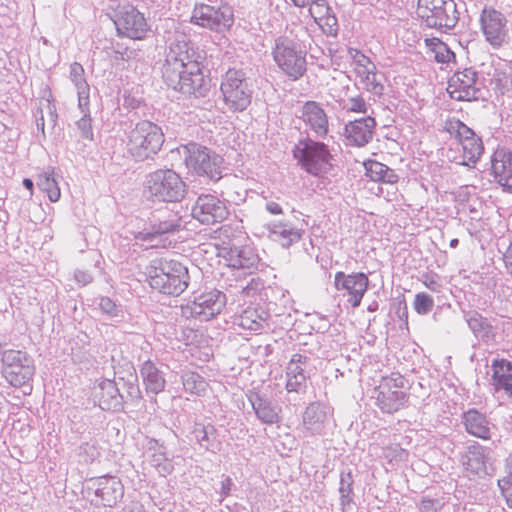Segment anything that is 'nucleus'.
Segmentation results:
<instances>
[{"mask_svg": "<svg viewBox=\"0 0 512 512\" xmlns=\"http://www.w3.org/2000/svg\"><path fill=\"white\" fill-rule=\"evenodd\" d=\"M205 53L194 47L188 36L176 31L169 39L161 72L168 87L195 98L210 91V80L203 73Z\"/></svg>", "mask_w": 512, "mask_h": 512, "instance_id": "1", "label": "nucleus"}, {"mask_svg": "<svg viewBox=\"0 0 512 512\" xmlns=\"http://www.w3.org/2000/svg\"><path fill=\"white\" fill-rule=\"evenodd\" d=\"M148 281L150 287L160 293L179 296L188 287V269L174 259H155L148 268Z\"/></svg>", "mask_w": 512, "mask_h": 512, "instance_id": "2", "label": "nucleus"}, {"mask_svg": "<svg viewBox=\"0 0 512 512\" xmlns=\"http://www.w3.org/2000/svg\"><path fill=\"white\" fill-rule=\"evenodd\" d=\"M186 193V183L172 169H157L145 176L143 195L151 202L178 203Z\"/></svg>", "mask_w": 512, "mask_h": 512, "instance_id": "3", "label": "nucleus"}, {"mask_svg": "<svg viewBox=\"0 0 512 512\" xmlns=\"http://www.w3.org/2000/svg\"><path fill=\"white\" fill-rule=\"evenodd\" d=\"M164 143L162 129L153 122H138L127 136L126 149L136 161H144L156 155Z\"/></svg>", "mask_w": 512, "mask_h": 512, "instance_id": "4", "label": "nucleus"}, {"mask_svg": "<svg viewBox=\"0 0 512 512\" xmlns=\"http://www.w3.org/2000/svg\"><path fill=\"white\" fill-rule=\"evenodd\" d=\"M220 91L225 106L231 112H243L251 104L252 83L242 69H228L222 76Z\"/></svg>", "mask_w": 512, "mask_h": 512, "instance_id": "5", "label": "nucleus"}, {"mask_svg": "<svg viewBox=\"0 0 512 512\" xmlns=\"http://www.w3.org/2000/svg\"><path fill=\"white\" fill-rule=\"evenodd\" d=\"M417 14L428 28L445 32L454 29L459 21L454 0H418Z\"/></svg>", "mask_w": 512, "mask_h": 512, "instance_id": "6", "label": "nucleus"}, {"mask_svg": "<svg viewBox=\"0 0 512 512\" xmlns=\"http://www.w3.org/2000/svg\"><path fill=\"white\" fill-rule=\"evenodd\" d=\"M293 154L302 168L313 176L326 174L332 167V155L328 146L309 137L298 141Z\"/></svg>", "mask_w": 512, "mask_h": 512, "instance_id": "7", "label": "nucleus"}, {"mask_svg": "<svg viewBox=\"0 0 512 512\" xmlns=\"http://www.w3.org/2000/svg\"><path fill=\"white\" fill-rule=\"evenodd\" d=\"M272 55L279 68L290 78L297 80L306 72V52L288 36L275 38Z\"/></svg>", "mask_w": 512, "mask_h": 512, "instance_id": "8", "label": "nucleus"}, {"mask_svg": "<svg viewBox=\"0 0 512 512\" xmlns=\"http://www.w3.org/2000/svg\"><path fill=\"white\" fill-rule=\"evenodd\" d=\"M186 167L199 176H206L212 181L222 178L223 158L205 146L191 142L185 147Z\"/></svg>", "mask_w": 512, "mask_h": 512, "instance_id": "9", "label": "nucleus"}, {"mask_svg": "<svg viewBox=\"0 0 512 512\" xmlns=\"http://www.w3.org/2000/svg\"><path fill=\"white\" fill-rule=\"evenodd\" d=\"M227 303L226 295L217 289L195 294L181 306V315L201 322L209 321L222 312Z\"/></svg>", "mask_w": 512, "mask_h": 512, "instance_id": "10", "label": "nucleus"}, {"mask_svg": "<svg viewBox=\"0 0 512 512\" xmlns=\"http://www.w3.org/2000/svg\"><path fill=\"white\" fill-rule=\"evenodd\" d=\"M85 493L95 506L114 507L124 496V485L120 478L103 475L89 479L85 484Z\"/></svg>", "mask_w": 512, "mask_h": 512, "instance_id": "11", "label": "nucleus"}, {"mask_svg": "<svg viewBox=\"0 0 512 512\" xmlns=\"http://www.w3.org/2000/svg\"><path fill=\"white\" fill-rule=\"evenodd\" d=\"M184 228V222L179 212L170 209H160L151 214L145 228L138 232L136 238L146 242H162L166 235L179 232Z\"/></svg>", "mask_w": 512, "mask_h": 512, "instance_id": "12", "label": "nucleus"}, {"mask_svg": "<svg viewBox=\"0 0 512 512\" xmlns=\"http://www.w3.org/2000/svg\"><path fill=\"white\" fill-rule=\"evenodd\" d=\"M2 373L13 387H23L32 379L35 368L33 360L24 351L8 349L1 353Z\"/></svg>", "mask_w": 512, "mask_h": 512, "instance_id": "13", "label": "nucleus"}, {"mask_svg": "<svg viewBox=\"0 0 512 512\" xmlns=\"http://www.w3.org/2000/svg\"><path fill=\"white\" fill-rule=\"evenodd\" d=\"M445 129L458 139L462 147L463 154L456 162L467 167L474 166L484 151L481 138L471 128L455 118L446 121Z\"/></svg>", "mask_w": 512, "mask_h": 512, "instance_id": "14", "label": "nucleus"}, {"mask_svg": "<svg viewBox=\"0 0 512 512\" xmlns=\"http://www.w3.org/2000/svg\"><path fill=\"white\" fill-rule=\"evenodd\" d=\"M405 378L399 373L382 377L380 384L375 388L376 404L384 413H394L406 403L408 396L402 390Z\"/></svg>", "mask_w": 512, "mask_h": 512, "instance_id": "15", "label": "nucleus"}, {"mask_svg": "<svg viewBox=\"0 0 512 512\" xmlns=\"http://www.w3.org/2000/svg\"><path fill=\"white\" fill-rule=\"evenodd\" d=\"M114 24L119 35L134 40L143 39L149 31V25L143 13L130 4L118 7Z\"/></svg>", "mask_w": 512, "mask_h": 512, "instance_id": "16", "label": "nucleus"}, {"mask_svg": "<svg viewBox=\"0 0 512 512\" xmlns=\"http://www.w3.org/2000/svg\"><path fill=\"white\" fill-rule=\"evenodd\" d=\"M191 22L203 28L223 32L232 26L234 19L232 10L227 6L217 8L208 4H197L192 11Z\"/></svg>", "mask_w": 512, "mask_h": 512, "instance_id": "17", "label": "nucleus"}, {"mask_svg": "<svg viewBox=\"0 0 512 512\" xmlns=\"http://www.w3.org/2000/svg\"><path fill=\"white\" fill-rule=\"evenodd\" d=\"M334 286L351 307L357 308L368 290L369 278L363 272L346 274L338 271L334 276Z\"/></svg>", "mask_w": 512, "mask_h": 512, "instance_id": "18", "label": "nucleus"}, {"mask_svg": "<svg viewBox=\"0 0 512 512\" xmlns=\"http://www.w3.org/2000/svg\"><path fill=\"white\" fill-rule=\"evenodd\" d=\"M447 91L457 101L477 100L481 93L478 72L471 67L456 71L448 81Z\"/></svg>", "mask_w": 512, "mask_h": 512, "instance_id": "19", "label": "nucleus"}, {"mask_svg": "<svg viewBox=\"0 0 512 512\" xmlns=\"http://www.w3.org/2000/svg\"><path fill=\"white\" fill-rule=\"evenodd\" d=\"M228 214L226 204L210 194L200 195L192 207L193 218L206 225L220 223Z\"/></svg>", "mask_w": 512, "mask_h": 512, "instance_id": "20", "label": "nucleus"}, {"mask_svg": "<svg viewBox=\"0 0 512 512\" xmlns=\"http://www.w3.org/2000/svg\"><path fill=\"white\" fill-rule=\"evenodd\" d=\"M231 268L253 274L260 263L256 249L250 245L223 247L219 253Z\"/></svg>", "mask_w": 512, "mask_h": 512, "instance_id": "21", "label": "nucleus"}, {"mask_svg": "<svg viewBox=\"0 0 512 512\" xmlns=\"http://www.w3.org/2000/svg\"><path fill=\"white\" fill-rule=\"evenodd\" d=\"M298 117L315 137L324 138L329 132L328 116L322 106L316 101L305 102Z\"/></svg>", "mask_w": 512, "mask_h": 512, "instance_id": "22", "label": "nucleus"}, {"mask_svg": "<svg viewBox=\"0 0 512 512\" xmlns=\"http://www.w3.org/2000/svg\"><path fill=\"white\" fill-rule=\"evenodd\" d=\"M193 440L200 449L217 454L223 447V436L211 422H195L190 432Z\"/></svg>", "mask_w": 512, "mask_h": 512, "instance_id": "23", "label": "nucleus"}, {"mask_svg": "<svg viewBox=\"0 0 512 512\" xmlns=\"http://www.w3.org/2000/svg\"><path fill=\"white\" fill-rule=\"evenodd\" d=\"M461 423L469 435L482 440H490L493 431L496 429L495 424L492 423L487 414L476 408L464 411L461 415Z\"/></svg>", "mask_w": 512, "mask_h": 512, "instance_id": "24", "label": "nucleus"}, {"mask_svg": "<svg viewBox=\"0 0 512 512\" xmlns=\"http://www.w3.org/2000/svg\"><path fill=\"white\" fill-rule=\"evenodd\" d=\"M480 23L486 40L493 47H500L506 37V19L503 14L494 9H484L480 17Z\"/></svg>", "mask_w": 512, "mask_h": 512, "instance_id": "25", "label": "nucleus"}, {"mask_svg": "<svg viewBox=\"0 0 512 512\" xmlns=\"http://www.w3.org/2000/svg\"><path fill=\"white\" fill-rule=\"evenodd\" d=\"M376 127L375 118L371 115L349 121L344 127V136L351 146L363 147L373 138Z\"/></svg>", "mask_w": 512, "mask_h": 512, "instance_id": "26", "label": "nucleus"}, {"mask_svg": "<svg viewBox=\"0 0 512 512\" xmlns=\"http://www.w3.org/2000/svg\"><path fill=\"white\" fill-rule=\"evenodd\" d=\"M93 395L102 410L119 411L123 407V395L114 380L98 381L94 386Z\"/></svg>", "mask_w": 512, "mask_h": 512, "instance_id": "27", "label": "nucleus"}, {"mask_svg": "<svg viewBox=\"0 0 512 512\" xmlns=\"http://www.w3.org/2000/svg\"><path fill=\"white\" fill-rule=\"evenodd\" d=\"M329 417V407L319 402H313L303 413L302 426L305 436L321 435L324 432Z\"/></svg>", "mask_w": 512, "mask_h": 512, "instance_id": "28", "label": "nucleus"}, {"mask_svg": "<svg viewBox=\"0 0 512 512\" xmlns=\"http://www.w3.org/2000/svg\"><path fill=\"white\" fill-rule=\"evenodd\" d=\"M491 169L496 182L512 194V153L504 148L497 149L491 157Z\"/></svg>", "mask_w": 512, "mask_h": 512, "instance_id": "29", "label": "nucleus"}, {"mask_svg": "<svg viewBox=\"0 0 512 512\" xmlns=\"http://www.w3.org/2000/svg\"><path fill=\"white\" fill-rule=\"evenodd\" d=\"M465 320L476 339L486 345L496 343V331L491 321L477 311L465 313Z\"/></svg>", "mask_w": 512, "mask_h": 512, "instance_id": "30", "label": "nucleus"}, {"mask_svg": "<svg viewBox=\"0 0 512 512\" xmlns=\"http://www.w3.org/2000/svg\"><path fill=\"white\" fill-rule=\"evenodd\" d=\"M248 400L256 417L264 424H275L280 421V409L269 399L257 392H250Z\"/></svg>", "mask_w": 512, "mask_h": 512, "instance_id": "31", "label": "nucleus"}, {"mask_svg": "<svg viewBox=\"0 0 512 512\" xmlns=\"http://www.w3.org/2000/svg\"><path fill=\"white\" fill-rule=\"evenodd\" d=\"M491 370L490 384L495 391L505 390L512 396V363L506 359H494Z\"/></svg>", "mask_w": 512, "mask_h": 512, "instance_id": "32", "label": "nucleus"}, {"mask_svg": "<svg viewBox=\"0 0 512 512\" xmlns=\"http://www.w3.org/2000/svg\"><path fill=\"white\" fill-rule=\"evenodd\" d=\"M140 375L147 393L158 394L166 385L163 372L151 360H146L140 367Z\"/></svg>", "mask_w": 512, "mask_h": 512, "instance_id": "33", "label": "nucleus"}, {"mask_svg": "<svg viewBox=\"0 0 512 512\" xmlns=\"http://www.w3.org/2000/svg\"><path fill=\"white\" fill-rule=\"evenodd\" d=\"M486 459L485 447L478 442H473L462 455L461 463L467 471L479 475L486 471Z\"/></svg>", "mask_w": 512, "mask_h": 512, "instance_id": "34", "label": "nucleus"}, {"mask_svg": "<svg viewBox=\"0 0 512 512\" xmlns=\"http://www.w3.org/2000/svg\"><path fill=\"white\" fill-rule=\"evenodd\" d=\"M69 79L74 85L78 96V108L86 109L90 104V86L85 77L83 66L78 62H73L69 67Z\"/></svg>", "mask_w": 512, "mask_h": 512, "instance_id": "35", "label": "nucleus"}, {"mask_svg": "<svg viewBox=\"0 0 512 512\" xmlns=\"http://www.w3.org/2000/svg\"><path fill=\"white\" fill-rule=\"evenodd\" d=\"M269 238L279 242L283 247H289L301 239L302 233L286 222H273L267 224Z\"/></svg>", "mask_w": 512, "mask_h": 512, "instance_id": "36", "label": "nucleus"}, {"mask_svg": "<svg viewBox=\"0 0 512 512\" xmlns=\"http://www.w3.org/2000/svg\"><path fill=\"white\" fill-rule=\"evenodd\" d=\"M267 313L255 307H248L234 319V324L252 332L261 331L267 321Z\"/></svg>", "mask_w": 512, "mask_h": 512, "instance_id": "37", "label": "nucleus"}, {"mask_svg": "<svg viewBox=\"0 0 512 512\" xmlns=\"http://www.w3.org/2000/svg\"><path fill=\"white\" fill-rule=\"evenodd\" d=\"M365 175L374 182H382L387 184L397 183L398 175L393 169L376 160H367L363 163Z\"/></svg>", "mask_w": 512, "mask_h": 512, "instance_id": "38", "label": "nucleus"}, {"mask_svg": "<svg viewBox=\"0 0 512 512\" xmlns=\"http://www.w3.org/2000/svg\"><path fill=\"white\" fill-rule=\"evenodd\" d=\"M356 76L364 89L369 93L377 97L383 95L384 85L382 83V76L378 73L375 64H373V68L366 66V68L360 69Z\"/></svg>", "mask_w": 512, "mask_h": 512, "instance_id": "39", "label": "nucleus"}, {"mask_svg": "<svg viewBox=\"0 0 512 512\" xmlns=\"http://www.w3.org/2000/svg\"><path fill=\"white\" fill-rule=\"evenodd\" d=\"M58 175L54 168H48L37 177V186L44 192L51 202L59 201L61 191L58 183Z\"/></svg>", "mask_w": 512, "mask_h": 512, "instance_id": "40", "label": "nucleus"}, {"mask_svg": "<svg viewBox=\"0 0 512 512\" xmlns=\"http://www.w3.org/2000/svg\"><path fill=\"white\" fill-rule=\"evenodd\" d=\"M353 483L354 480L350 471L341 472L338 491L342 512H356L353 500Z\"/></svg>", "mask_w": 512, "mask_h": 512, "instance_id": "41", "label": "nucleus"}, {"mask_svg": "<svg viewBox=\"0 0 512 512\" xmlns=\"http://www.w3.org/2000/svg\"><path fill=\"white\" fill-rule=\"evenodd\" d=\"M181 380L185 392L191 395L201 396L205 393L208 387V383L205 378L195 371H182Z\"/></svg>", "mask_w": 512, "mask_h": 512, "instance_id": "42", "label": "nucleus"}, {"mask_svg": "<svg viewBox=\"0 0 512 512\" xmlns=\"http://www.w3.org/2000/svg\"><path fill=\"white\" fill-rule=\"evenodd\" d=\"M311 364L312 358L309 355L306 353H295L286 366L285 375L309 378Z\"/></svg>", "mask_w": 512, "mask_h": 512, "instance_id": "43", "label": "nucleus"}, {"mask_svg": "<svg viewBox=\"0 0 512 512\" xmlns=\"http://www.w3.org/2000/svg\"><path fill=\"white\" fill-rule=\"evenodd\" d=\"M149 462L157 470L159 475L163 477L170 475L174 470L173 461L167 456L166 449L157 454H151Z\"/></svg>", "mask_w": 512, "mask_h": 512, "instance_id": "44", "label": "nucleus"}, {"mask_svg": "<svg viewBox=\"0 0 512 512\" xmlns=\"http://www.w3.org/2000/svg\"><path fill=\"white\" fill-rule=\"evenodd\" d=\"M100 455V451L95 440L83 442L78 447V456L80 461L89 464L94 462Z\"/></svg>", "mask_w": 512, "mask_h": 512, "instance_id": "45", "label": "nucleus"}, {"mask_svg": "<svg viewBox=\"0 0 512 512\" xmlns=\"http://www.w3.org/2000/svg\"><path fill=\"white\" fill-rule=\"evenodd\" d=\"M83 116L76 122V126L81 133V137L84 139L92 140L93 139V131H92V120L90 117V109L89 104L86 105V109L79 108Z\"/></svg>", "mask_w": 512, "mask_h": 512, "instance_id": "46", "label": "nucleus"}, {"mask_svg": "<svg viewBox=\"0 0 512 512\" xmlns=\"http://www.w3.org/2000/svg\"><path fill=\"white\" fill-rule=\"evenodd\" d=\"M413 307L419 315H427L434 307V300L429 294L419 292L415 295Z\"/></svg>", "mask_w": 512, "mask_h": 512, "instance_id": "47", "label": "nucleus"}, {"mask_svg": "<svg viewBox=\"0 0 512 512\" xmlns=\"http://www.w3.org/2000/svg\"><path fill=\"white\" fill-rule=\"evenodd\" d=\"M98 307L102 313L106 314L110 318L123 317V310L120 305H117L109 297H101L98 302Z\"/></svg>", "mask_w": 512, "mask_h": 512, "instance_id": "48", "label": "nucleus"}, {"mask_svg": "<svg viewBox=\"0 0 512 512\" xmlns=\"http://www.w3.org/2000/svg\"><path fill=\"white\" fill-rule=\"evenodd\" d=\"M301 376L286 375L285 388L288 393L304 394L307 390V380Z\"/></svg>", "mask_w": 512, "mask_h": 512, "instance_id": "49", "label": "nucleus"}, {"mask_svg": "<svg viewBox=\"0 0 512 512\" xmlns=\"http://www.w3.org/2000/svg\"><path fill=\"white\" fill-rule=\"evenodd\" d=\"M323 30L324 33L330 36H336L338 32V20L336 16L333 14L332 10L329 11L326 15H323L316 22Z\"/></svg>", "mask_w": 512, "mask_h": 512, "instance_id": "50", "label": "nucleus"}, {"mask_svg": "<svg viewBox=\"0 0 512 512\" xmlns=\"http://www.w3.org/2000/svg\"><path fill=\"white\" fill-rule=\"evenodd\" d=\"M421 282L423 285L434 293H439L442 289L440 277L438 274L433 272H426L421 276Z\"/></svg>", "mask_w": 512, "mask_h": 512, "instance_id": "51", "label": "nucleus"}, {"mask_svg": "<svg viewBox=\"0 0 512 512\" xmlns=\"http://www.w3.org/2000/svg\"><path fill=\"white\" fill-rule=\"evenodd\" d=\"M434 60L437 63H449L451 59L455 57V54L449 49V47L444 43H438V46L434 53H432Z\"/></svg>", "mask_w": 512, "mask_h": 512, "instance_id": "52", "label": "nucleus"}, {"mask_svg": "<svg viewBox=\"0 0 512 512\" xmlns=\"http://www.w3.org/2000/svg\"><path fill=\"white\" fill-rule=\"evenodd\" d=\"M498 486L508 507L512 509V474L510 473L509 475L499 479Z\"/></svg>", "mask_w": 512, "mask_h": 512, "instance_id": "53", "label": "nucleus"}, {"mask_svg": "<svg viewBox=\"0 0 512 512\" xmlns=\"http://www.w3.org/2000/svg\"><path fill=\"white\" fill-rule=\"evenodd\" d=\"M331 10L325 0H315L310 5L309 13L314 18L315 22H317L323 15H326Z\"/></svg>", "mask_w": 512, "mask_h": 512, "instance_id": "54", "label": "nucleus"}, {"mask_svg": "<svg viewBox=\"0 0 512 512\" xmlns=\"http://www.w3.org/2000/svg\"><path fill=\"white\" fill-rule=\"evenodd\" d=\"M346 109L349 112L367 114L369 106L362 96H356L348 99Z\"/></svg>", "mask_w": 512, "mask_h": 512, "instance_id": "55", "label": "nucleus"}, {"mask_svg": "<svg viewBox=\"0 0 512 512\" xmlns=\"http://www.w3.org/2000/svg\"><path fill=\"white\" fill-rule=\"evenodd\" d=\"M353 61L355 65V73L359 72L360 69L362 68H366V66L373 68L374 64L367 56H365L363 53L359 51H356V53L354 54Z\"/></svg>", "mask_w": 512, "mask_h": 512, "instance_id": "56", "label": "nucleus"}, {"mask_svg": "<svg viewBox=\"0 0 512 512\" xmlns=\"http://www.w3.org/2000/svg\"><path fill=\"white\" fill-rule=\"evenodd\" d=\"M166 447L159 440L150 438L146 443V452L148 454L149 459L151 458V454H157L158 452L164 451Z\"/></svg>", "mask_w": 512, "mask_h": 512, "instance_id": "57", "label": "nucleus"}, {"mask_svg": "<svg viewBox=\"0 0 512 512\" xmlns=\"http://www.w3.org/2000/svg\"><path fill=\"white\" fill-rule=\"evenodd\" d=\"M233 486H234V483H233L231 477L224 475L223 479L221 481L220 490H219V494L221 496V501L230 495V492H231Z\"/></svg>", "mask_w": 512, "mask_h": 512, "instance_id": "58", "label": "nucleus"}, {"mask_svg": "<svg viewBox=\"0 0 512 512\" xmlns=\"http://www.w3.org/2000/svg\"><path fill=\"white\" fill-rule=\"evenodd\" d=\"M138 379L136 375H131V378L128 380L127 383V393L132 398H139L140 397V389L137 384Z\"/></svg>", "mask_w": 512, "mask_h": 512, "instance_id": "59", "label": "nucleus"}, {"mask_svg": "<svg viewBox=\"0 0 512 512\" xmlns=\"http://www.w3.org/2000/svg\"><path fill=\"white\" fill-rule=\"evenodd\" d=\"M74 279L81 285H87L93 281V276L90 272L85 270H76L74 272Z\"/></svg>", "mask_w": 512, "mask_h": 512, "instance_id": "60", "label": "nucleus"}, {"mask_svg": "<svg viewBox=\"0 0 512 512\" xmlns=\"http://www.w3.org/2000/svg\"><path fill=\"white\" fill-rule=\"evenodd\" d=\"M265 210L271 215H280L283 213L280 203L274 200H268L265 202Z\"/></svg>", "mask_w": 512, "mask_h": 512, "instance_id": "61", "label": "nucleus"}, {"mask_svg": "<svg viewBox=\"0 0 512 512\" xmlns=\"http://www.w3.org/2000/svg\"><path fill=\"white\" fill-rule=\"evenodd\" d=\"M261 283L259 280H256L255 278H251V280L245 285L241 286L242 292L246 295H250L251 291H256L260 288Z\"/></svg>", "mask_w": 512, "mask_h": 512, "instance_id": "62", "label": "nucleus"}, {"mask_svg": "<svg viewBox=\"0 0 512 512\" xmlns=\"http://www.w3.org/2000/svg\"><path fill=\"white\" fill-rule=\"evenodd\" d=\"M437 504H438V502H436L435 500L426 499V498L423 499L421 502L422 508L428 512H430V511L437 512V507H436Z\"/></svg>", "mask_w": 512, "mask_h": 512, "instance_id": "63", "label": "nucleus"}, {"mask_svg": "<svg viewBox=\"0 0 512 512\" xmlns=\"http://www.w3.org/2000/svg\"><path fill=\"white\" fill-rule=\"evenodd\" d=\"M424 42H425V45H426L428 51L432 54L436 50L438 43H442L443 41H441L439 38L433 37V38H426L424 40Z\"/></svg>", "mask_w": 512, "mask_h": 512, "instance_id": "64", "label": "nucleus"}]
</instances>
